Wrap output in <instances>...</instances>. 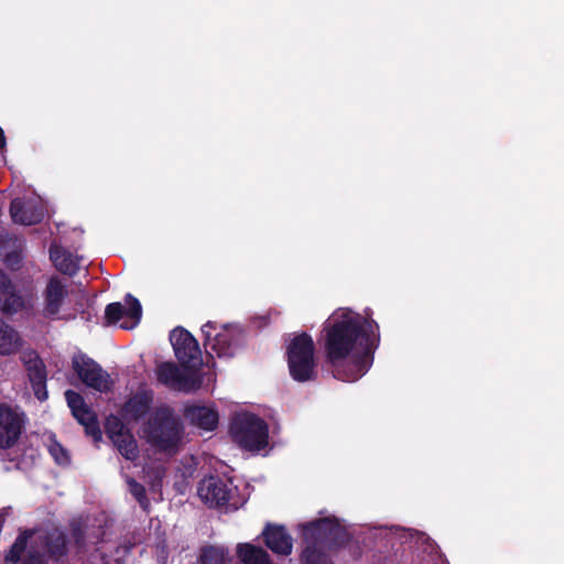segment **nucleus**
I'll return each instance as SVG.
<instances>
[{
    "label": "nucleus",
    "instance_id": "1",
    "mask_svg": "<svg viewBox=\"0 0 564 564\" xmlns=\"http://www.w3.org/2000/svg\"><path fill=\"white\" fill-rule=\"evenodd\" d=\"M325 367L340 381L355 382L371 368L380 345L378 323L366 311L362 316L338 308L323 325Z\"/></svg>",
    "mask_w": 564,
    "mask_h": 564
},
{
    "label": "nucleus",
    "instance_id": "2",
    "mask_svg": "<svg viewBox=\"0 0 564 564\" xmlns=\"http://www.w3.org/2000/svg\"><path fill=\"white\" fill-rule=\"evenodd\" d=\"M300 529L305 544L300 555L301 564H334L322 549L338 551L352 540L351 533L335 516L301 523Z\"/></svg>",
    "mask_w": 564,
    "mask_h": 564
},
{
    "label": "nucleus",
    "instance_id": "3",
    "mask_svg": "<svg viewBox=\"0 0 564 564\" xmlns=\"http://www.w3.org/2000/svg\"><path fill=\"white\" fill-rule=\"evenodd\" d=\"M141 436L155 452L174 455L184 437V424L175 410L162 404L156 406L141 427Z\"/></svg>",
    "mask_w": 564,
    "mask_h": 564
},
{
    "label": "nucleus",
    "instance_id": "4",
    "mask_svg": "<svg viewBox=\"0 0 564 564\" xmlns=\"http://www.w3.org/2000/svg\"><path fill=\"white\" fill-rule=\"evenodd\" d=\"M70 541L57 527L37 530L31 549L21 564H70Z\"/></svg>",
    "mask_w": 564,
    "mask_h": 564
},
{
    "label": "nucleus",
    "instance_id": "5",
    "mask_svg": "<svg viewBox=\"0 0 564 564\" xmlns=\"http://www.w3.org/2000/svg\"><path fill=\"white\" fill-rule=\"evenodd\" d=\"M285 356L290 376L294 381L307 382L316 379L315 344L308 333L295 335L286 346Z\"/></svg>",
    "mask_w": 564,
    "mask_h": 564
},
{
    "label": "nucleus",
    "instance_id": "6",
    "mask_svg": "<svg viewBox=\"0 0 564 564\" xmlns=\"http://www.w3.org/2000/svg\"><path fill=\"white\" fill-rule=\"evenodd\" d=\"M216 329L217 323L212 321L202 326L207 354L212 356L214 352L219 358H232L245 345V329L238 324H224L214 335L213 332Z\"/></svg>",
    "mask_w": 564,
    "mask_h": 564
},
{
    "label": "nucleus",
    "instance_id": "7",
    "mask_svg": "<svg viewBox=\"0 0 564 564\" xmlns=\"http://www.w3.org/2000/svg\"><path fill=\"white\" fill-rule=\"evenodd\" d=\"M232 441L242 449L260 451L268 445L269 426L260 416L243 412L236 414L230 422Z\"/></svg>",
    "mask_w": 564,
    "mask_h": 564
},
{
    "label": "nucleus",
    "instance_id": "8",
    "mask_svg": "<svg viewBox=\"0 0 564 564\" xmlns=\"http://www.w3.org/2000/svg\"><path fill=\"white\" fill-rule=\"evenodd\" d=\"M176 359L183 369L199 371L203 366L202 351L196 338L185 328L178 326L170 334Z\"/></svg>",
    "mask_w": 564,
    "mask_h": 564
},
{
    "label": "nucleus",
    "instance_id": "9",
    "mask_svg": "<svg viewBox=\"0 0 564 564\" xmlns=\"http://www.w3.org/2000/svg\"><path fill=\"white\" fill-rule=\"evenodd\" d=\"M72 368L80 381L99 392H108L112 389L113 382L110 376L93 358L85 354H76L72 358Z\"/></svg>",
    "mask_w": 564,
    "mask_h": 564
},
{
    "label": "nucleus",
    "instance_id": "10",
    "mask_svg": "<svg viewBox=\"0 0 564 564\" xmlns=\"http://www.w3.org/2000/svg\"><path fill=\"white\" fill-rule=\"evenodd\" d=\"M197 371H182L171 361L161 362L156 368V377L160 383L178 391H189L199 387V380L194 378Z\"/></svg>",
    "mask_w": 564,
    "mask_h": 564
},
{
    "label": "nucleus",
    "instance_id": "11",
    "mask_svg": "<svg viewBox=\"0 0 564 564\" xmlns=\"http://www.w3.org/2000/svg\"><path fill=\"white\" fill-rule=\"evenodd\" d=\"M24 414L7 403L0 404V448H11L20 438Z\"/></svg>",
    "mask_w": 564,
    "mask_h": 564
},
{
    "label": "nucleus",
    "instance_id": "12",
    "mask_svg": "<svg viewBox=\"0 0 564 564\" xmlns=\"http://www.w3.org/2000/svg\"><path fill=\"white\" fill-rule=\"evenodd\" d=\"M21 361L26 370L28 378L34 395L40 401L48 397L46 389L47 371L46 366L35 350H28L21 355Z\"/></svg>",
    "mask_w": 564,
    "mask_h": 564
},
{
    "label": "nucleus",
    "instance_id": "13",
    "mask_svg": "<svg viewBox=\"0 0 564 564\" xmlns=\"http://www.w3.org/2000/svg\"><path fill=\"white\" fill-rule=\"evenodd\" d=\"M124 300L128 307H124L120 302H113L106 306V325H115L124 316L130 318L131 323L123 322L120 325L122 329H132L140 323V319L142 317V306L139 300L134 297L132 294H127Z\"/></svg>",
    "mask_w": 564,
    "mask_h": 564
},
{
    "label": "nucleus",
    "instance_id": "14",
    "mask_svg": "<svg viewBox=\"0 0 564 564\" xmlns=\"http://www.w3.org/2000/svg\"><path fill=\"white\" fill-rule=\"evenodd\" d=\"M42 296V316L50 321L58 319L61 308L68 296L67 285L61 278L53 275L48 279Z\"/></svg>",
    "mask_w": 564,
    "mask_h": 564
},
{
    "label": "nucleus",
    "instance_id": "15",
    "mask_svg": "<svg viewBox=\"0 0 564 564\" xmlns=\"http://www.w3.org/2000/svg\"><path fill=\"white\" fill-rule=\"evenodd\" d=\"M197 492L209 507H224L230 500L232 488L220 477L209 476L199 482Z\"/></svg>",
    "mask_w": 564,
    "mask_h": 564
},
{
    "label": "nucleus",
    "instance_id": "16",
    "mask_svg": "<svg viewBox=\"0 0 564 564\" xmlns=\"http://www.w3.org/2000/svg\"><path fill=\"white\" fill-rule=\"evenodd\" d=\"M153 391L139 390L131 394L121 408V416L131 422H139L145 415H150L153 404Z\"/></svg>",
    "mask_w": 564,
    "mask_h": 564
},
{
    "label": "nucleus",
    "instance_id": "17",
    "mask_svg": "<svg viewBox=\"0 0 564 564\" xmlns=\"http://www.w3.org/2000/svg\"><path fill=\"white\" fill-rule=\"evenodd\" d=\"M264 543L278 555H290L293 549V540L284 525L268 523L262 532Z\"/></svg>",
    "mask_w": 564,
    "mask_h": 564
},
{
    "label": "nucleus",
    "instance_id": "18",
    "mask_svg": "<svg viewBox=\"0 0 564 564\" xmlns=\"http://www.w3.org/2000/svg\"><path fill=\"white\" fill-rule=\"evenodd\" d=\"M10 215L15 224L31 226L42 221L43 209L37 204L22 198H14L10 204Z\"/></svg>",
    "mask_w": 564,
    "mask_h": 564
},
{
    "label": "nucleus",
    "instance_id": "19",
    "mask_svg": "<svg viewBox=\"0 0 564 564\" xmlns=\"http://www.w3.org/2000/svg\"><path fill=\"white\" fill-rule=\"evenodd\" d=\"M23 307V297L17 292L10 278L0 269V311L4 314H15Z\"/></svg>",
    "mask_w": 564,
    "mask_h": 564
},
{
    "label": "nucleus",
    "instance_id": "20",
    "mask_svg": "<svg viewBox=\"0 0 564 564\" xmlns=\"http://www.w3.org/2000/svg\"><path fill=\"white\" fill-rule=\"evenodd\" d=\"M191 424L205 431H214L218 425V412L205 405H192L185 410Z\"/></svg>",
    "mask_w": 564,
    "mask_h": 564
},
{
    "label": "nucleus",
    "instance_id": "21",
    "mask_svg": "<svg viewBox=\"0 0 564 564\" xmlns=\"http://www.w3.org/2000/svg\"><path fill=\"white\" fill-rule=\"evenodd\" d=\"M50 258L58 272L74 276L79 270L77 259L68 250L61 247H51Z\"/></svg>",
    "mask_w": 564,
    "mask_h": 564
},
{
    "label": "nucleus",
    "instance_id": "22",
    "mask_svg": "<svg viewBox=\"0 0 564 564\" xmlns=\"http://www.w3.org/2000/svg\"><path fill=\"white\" fill-rule=\"evenodd\" d=\"M23 345L19 333L0 317V355L9 356L18 352Z\"/></svg>",
    "mask_w": 564,
    "mask_h": 564
},
{
    "label": "nucleus",
    "instance_id": "23",
    "mask_svg": "<svg viewBox=\"0 0 564 564\" xmlns=\"http://www.w3.org/2000/svg\"><path fill=\"white\" fill-rule=\"evenodd\" d=\"M237 555L243 564H272L269 553L251 543H240Z\"/></svg>",
    "mask_w": 564,
    "mask_h": 564
},
{
    "label": "nucleus",
    "instance_id": "24",
    "mask_svg": "<svg viewBox=\"0 0 564 564\" xmlns=\"http://www.w3.org/2000/svg\"><path fill=\"white\" fill-rule=\"evenodd\" d=\"M73 415L78 423L85 427V433L90 436L94 442L97 443L101 440L102 434L95 412L87 406L75 411Z\"/></svg>",
    "mask_w": 564,
    "mask_h": 564
},
{
    "label": "nucleus",
    "instance_id": "25",
    "mask_svg": "<svg viewBox=\"0 0 564 564\" xmlns=\"http://www.w3.org/2000/svg\"><path fill=\"white\" fill-rule=\"evenodd\" d=\"M112 443L126 459L133 462L139 457L138 443L131 432L113 440Z\"/></svg>",
    "mask_w": 564,
    "mask_h": 564
},
{
    "label": "nucleus",
    "instance_id": "26",
    "mask_svg": "<svg viewBox=\"0 0 564 564\" xmlns=\"http://www.w3.org/2000/svg\"><path fill=\"white\" fill-rule=\"evenodd\" d=\"M32 536L31 531H24L20 533L10 550L4 556L6 564H18L21 560L22 554L25 552L28 541Z\"/></svg>",
    "mask_w": 564,
    "mask_h": 564
},
{
    "label": "nucleus",
    "instance_id": "27",
    "mask_svg": "<svg viewBox=\"0 0 564 564\" xmlns=\"http://www.w3.org/2000/svg\"><path fill=\"white\" fill-rule=\"evenodd\" d=\"M32 536L31 531H24L20 533L10 550L4 556L6 564H18L21 560L22 554L25 552L28 541Z\"/></svg>",
    "mask_w": 564,
    "mask_h": 564
},
{
    "label": "nucleus",
    "instance_id": "28",
    "mask_svg": "<svg viewBox=\"0 0 564 564\" xmlns=\"http://www.w3.org/2000/svg\"><path fill=\"white\" fill-rule=\"evenodd\" d=\"M32 536L31 531H24L20 533L10 550L4 556L6 564H18L21 560L22 554L25 552L28 541Z\"/></svg>",
    "mask_w": 564,
    "mask_h": 564
},
{
    "label": "nucleus",
    "instance_id": "29",
    "mask_svg": "<svg viewBox=\"0 0 564 564\" xmlns=\"http://www.w3.org/2000/svg\"><path fill=\"white\" fill-rule=\"evenodd\" d=\"M105 432L107 436L113 441L118 437H122L130 431L126 427L122 420L113 414L109 415L105 422Z\"/></svg>",
    "mask_w": 564,
    "mask_h": 564
},
{
    "label": "nucleus",
    "instance_id": "30",
    "mask_svg": "<svg viewBox=\"0 0 564 564\" xmlns=\"http://www.w3.org/2000/svg\"><path fill=\"white\" fill-rule=\"evenodd\" d=\"M199 561L200 564H227L225 551L214 545L202 549Z\"/></svg>",
    "mask_w": 564,
    "mask_h": 564
},
{
    "label": "nucleus",
    "instance_id": "31",
    "mask_svg": "<svg viewBox=\"0 0 564 564\" xmlns=\"http://www.w3.org/2000/svg\"><path fill=\"white\" fill-rule=\"evenodd\" d=\"M48 452L56 462V464L65 466L70 463V457L68 455L67 449L55 438H51Z\"/></svg>",
    "mask_w": 564,
    "mask_h": 564
},
{
    "label": "nucleus",
    "instance_id": "32",
    "mask_svg": "<svg viewBox=\"0 0 564 564\" xmlns=\"http://www.w3.org/2000/svg\"><path fill=\"white\" fill-rule=\"evenodd\" d=\"M129 491L140 503L141 507L145 508L149 506V499L147 497V490L143 485L138 482L135 479L130 478L128 480Z\"/></svg>",
    "mask_w": 564,
    "mask_h": 564
},
{
    "label": "nucleus",
    "instance_id": "33",
    "mask_svg": "<svg viewBox=\"0 0 564 564\" xmlns=\"http://www.w3.org/2000/svg\"><path fill=\"white\" fill-rule=\"evenodd\" d=\"M72 539L74 541L76 554L86 553V534L80 525L72 528Z\"/></svg>",
    "mask_w": 564,
    "mask_h": 564
},
{
    "label": "nucleus",
    "instance_id": "34",
    "mask_svg": "<svg viewBox=\"0 0 564 564\" xmlns=\"http://www.w3.org/2000/svg\"><path fill=\"white\" fill-rule=\"evenodd\" d=\"M65 399L69 409L72 410V413L80 410L82 408H87L84 398L76 391L67 390L65 392Z\"/></svg>",
    "mask_w": 564,
    "mask_h": 564
},
{
    "label": "nucleus",
    "instance_id": "35",
    "mask_svg": "<svg viewBox=\"0 0 564 564\" xmlns=\"http://www.w3.org/2000/svg\"><path fill=\"white\" fill-rule=\"evenodd\" d=\"M7 262L9 264H11V265H13V264L19 265L20 258H19V256L17 253H10V254L7 256Z\"/></svg>",
    "mask_w": 564,
    "mask_h": 564
},
{
    "label": "nucleus",
    "instance_id": "36",
    "mask_svg": "<svg viewBox=\"0 0 564 564\" xmlns=\"http://www.w3.org/2000/svg\"><path fill=\"white\" fill-rule=\"evenodd\" d=\"M6 145H7V140H6L4 131L0 127V150L4 149Z\"/></svg>",
    "mask_w": 564,
    "mask_h": 564
},
{
    "label": "nucleus",
    "instance_id": "37",
    "mask_svg": "<svg viewBox=\"0 0 564 564\" xmlns=\"http://www.w3.org/2000/svg\"><path fill=\"white\" fill-rule=\"evenodd\" d=\"M91 315L93 314H91L90 311H83L80 313L82 318L85 319V321H90L91 319Z\"/></svg>",
    "mask_w": 564,
    "mask_h": 564
}]
</instances>
